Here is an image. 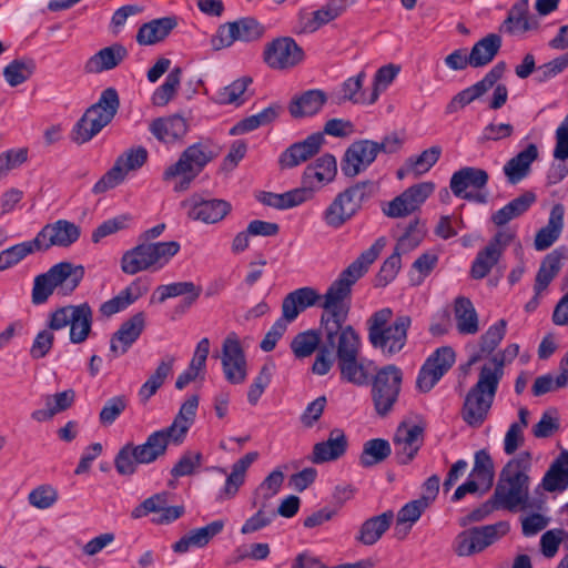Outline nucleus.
Returning <instances> with one entry per match:
<instances>
[{"instance_id":"obj_37","label":"nucleus","mask_w":568,"mask_h":568,"mask_svg":"<svg viewBox=\"0 0 568 568\" xmlns=\"http://www.w3.org/2000/svg\"><path fill=\"white\" fill-rule=\"evenodd\" d=\"M337 364L343 381L356 386H365L368 384L373 369L372 361L361 357L359 355H352L338 359Z\"/></svg>"},{"instance_id":"obj_12","label":"nucleus","mask_w":568,"mask_h":568,"mask_svg":"<svg viewBox=\"0 0 568 568\" xmlns=\"http://www.w3.org/2000/svg\"><path fill=\"white\" fill-rule=\"evenodd\" d=\"M403 382L402 369L387 365L377 371L372 382V402L381 417L389 415L398 402Z\"/></svg>"},{"instance_id":"obj_58","label":"nucleus","mask_w":568,"mask_h":568,"mask_svg":"<svg viewBox=\"0 0 568 568\" xmlns=\"http://www.w3.org/2000/svg\"><path fill=\"white\" fill-rule=\"evenodd\" d=\"M251 82L252 80L250 78L237 79L231 84L220 89L215 93L214 100L220 104L241 105L245 101L244 94Z\"/></svg>"},{"instance_id":"obj_36","label":"nucleus","mask_w":568,"mask_h":568,"mask_svg":"<svg viewBox=\"0 0 568 568\" xmlns=\"http://www.w3.org/2000/svg\"><path fill=\"white\" fill-rule=\"evenodd\" d=\"M564 205L560 203L555 204L550 210L547 225L542 226L535 234L536 251H545L559 240L564 230Z\"/></svg>"},{"instance_id":"obj_57","label":"nucleus","mask_w":568,"mask_h":568,"mask_svg":"<svg viewBox=\"0 0 568 568\" xmlns=\"http://www.w3.org/2000/svg\"><path fill=\"white\" fill-rule=\"evenodd\" d=\"M529 410L527 408L519 409V420L510 424L504 438V452L507 455H513L520 448L525 442L524 430L528 426L527 417Z\"/></svg>"},{"instance_id":"obj_49","label":"nucleus","mask_w":568,"mask_h":568,"mask_svg":"<svg viewBox=\"0 0 568 568\" xmlns=\"http://www.w3.org/2000/svg\"><path fill=\"white\" fill-rule=\"evenodd\" d=\"M326 100L327 97L322 90H308L293 99L290 112L294 118L314 115L322 109Z\"/></svg>"},{"instance_id":"obj_5","label":"nucleus","mask_w":568,"mask_h":568,"mask_svg":"<svg viewBox=\"0 0 568 568\" xmlns=\"http://www.w3.org/2000/svg\"><path fill=\"white\" fill-rule=\"evenodd\" d=\"M83 276V266L60 262L48 272L36 276L32 302L37 305L43 304L54 292L60 296H68L79 286Z\"/></svg>"},{"instance_id":"obj_64","label":"nucleus","mask_w":568,"mask_h":568,"mask_svg":"<svg viewBox=\"0 0 568 568\" xmlns=\"http://www.w3.org/2000/svg\"><path fill=\"white\" fill-rule=\"evenodd\" d=\"M133 221V216L129 213L116 215L102 222L92 233V242L98 243L103 237L112 235L119 231L125 230Z\"/></svg>"},{"instance_id":"obj_41","label":"nucleus","mask_w":568,"mask_h":568,"mask_svg":"<svg viewBox=\"0 0 568 568\" xmlns=\"http://www.w3.org/2000/svg\"><path fill=\"white\" fill-rule=\"evenodd\" d=\"M539 486L548 493H564L568 488V450L551 463Z\"/></svg>"},{"instance_id":"obj_55","label":"nucleus","mask_w":568,"mask_h":568,"mask_svg":"<svg viewBox=\"0 0 568 568\" xmlns=\"http://www.w3.org/2000/svg\"><path fill=\"white\" fill-rule=\"evenodd\" d=\"M392 453L390 444L386 439L374 438L363 446L359 464L363 467H372L384 462Z\"/></svg>"},{"instance_id":"obj_40","label":"nucleus","mask_w":568,"mask_h":568,"mask_svg":"<svg viewBox=\"0 0 568 568\" xmlns=\"http://www.w3.org/2000/svg\"><path fill=\"white\" fill-rule=\"evenodd\" d=\"M223 528L224 523L222 520H214L204 527L191 530L176 541L172 548L175 552L181 554L189 551L190 548H202L206 546L214 536L219 535Z\"/></svg>"},{"instance_id":"obj_19","label":"nucleus","mask_w":568,"mask_h":568,"mask_svg":"<svg viewBox=\"0 0 568 568\" xmlns=\"http://www.w3.org/2000/svg\"><path fill=\"white\" fill-rule=\"evenodd\" d=\"M303 50L288 37L266 43L263 52L264 62L274 70L293 68L303 60Z\"/></svg>"},{"instance_id":"obj_45","label":"nucleus","mask_w":568,"mask_h":568,"mask_svg":"<svg viewBox=\"0 0 568 568\" xmlns=\"http://www.w3.org/2000/svg\"><path fill=\"white\" fill-rule=\"evenodd\" d=\"M454 315L459 334L475 335L479 331L478 314L469 298L464 296L456 298Z\"/></svg>"},{"instance_id":"obj_62","label":"nucleus","mask_w":568,"mask_h":568,"mask_svg":"<svg viewBox=\"0 0 568 568\" xmlns=\"http://www.w3.org/2000/svg\"><path fill=\"white\" fill-rule=\"evenodd\" d=\"M320 345V335L316 331L310 329L298 333L291 342V349L296 358L311 356Z\"/></svg>"},{"instance_id":"obj_28","label":"nucleus","mask_w":568,"mask_h":568,"mask_svg":"<svg viewBox=\"0 0 568 568\" xmlns=\"http://www.w3.org/2000/svg\"><path fill=\"white\" fill-rule=\"evenodd\" d=\"M355 1L356 0H327L320 9L302 18V31L306 33L315 32L321 27L342 16Z\"/></svg>"},{"instance_id":"obj_47","label":"nucleus","mask_w":568,"mask_h":568,"mask_svg":"<svg viewBox=\"0 0 568 568\" xmlns=\"http://www.w3.org/2000/svg\"><path fill=\"white\" fill-rule=\"evenodd\" d=\"M529 29V0H518L511 6L507 18L499 27V31L509 34H520L527 32Z\"/></svg>"},{"instance_id":"obj_17","label":"nucleus","mask_w":568,"mask_h":568,"mask_svg":"<svg viewBox=\"0 0 568 568\" xmlns=\"http://www.w3.org/2000/svg\"><path fill=\"white\" fill-rule=\"evenodd\" d=\"M264 32L263 27L253 18H242L219 27L212 39L214 49L231 47L235 41L250 42L257 40Z\"/></svg>"},{"instance_id":"obj_60","label":"nucleus","mask_w":568,"mask_h":568,"mask_svg":"<svg viewBox=\"0 0 568 568\" xmlns=\"http://www.w3.org/2000/svg\"><path fill=\"white\" fill-rule=\"evenodd\" d=\"M34 68L31 59H16L4 68L3 77L10 87H17L32 75Z\"/></svg>"},{"instance_id":"obj_59","label":"nucleus","mask_w":568,"mask_h":568,"mask_svg":"<svg viewBox=\"0 0 568 568\" xmlns=\"http://www.w3.org/2000/svg\"><path fill=\"white\" fill-rule=\"evenodd\" d=\"M39 252L36 240L21 242L0 252V271L7 270L28 255Z\"/></svg>"},{"instance_id":"obj_4","label":"nucleus","mask_w":568,"mask_h":568,"mask_svg":"<svg viewBox=\"0 0 568 568\" xmlns=\"http://www.w3.org/2000/svg\"><path fill=\"white\" fill-rule=\"evenodd\" d=\"M173 436L165 429L151 433L143 444L128 443L118 452L114 467L122 476H131L136 471L139 464H152L165 455Z\"/></svg>"},{"instance_id":"obj_63","label":"nucleus","mask_w":568,"mask_h":568,"mask_svg":"<svg viewBox=\"0 0 568 568\" xmlns=\"http://www.w3.org/2000/svg\"><path fill=\"white\" fill-rule=\"evenodd\" d=\"M284 481V474L281 469H274L260 484L255 491L254 505L257 503L266 504L267 500L278 494Z\"/></svg>"},{"instance_id":"obj_44","label":"nucleus","mask_w":568,"mask_h":568,"mask_svg":"<svg viewBox=\"0 0 568 568\" xmlns=\"http://www.w3.org/2000/svg\"><path fill=\"white\" fill-rule=\"evenodd\" d=\"M257 199L264 205L277 210H287L311 200L312 191L310 190V187L303 186L281 194L272 192H262Z\"/></svg>"},{"instance_id":"obj_31","label":"nucleus","mask_w":568,"mask_h":568,"mask_svg":"<svg viewBox=\"0 0 568 568\" xmlns=\"http://www.w3.org/2000/svg\"><path fill=\"white\" fill-rule=\"evenodd\" d=\"M395 515L393 510L384 511L379 515L367 518L359 526L355 540L364 546H373L382 539L384 534L390 528Z\"/></svg>"},{"instance_id":"obj_33","label":"nucleus","mask_w":568,"mask_h":568,"mask_svg":"<svg viewBox=\"0 0 568 568\" xmlns=\"http://www.w3.org/2000/svg\"><path fill=\"white\" fill-rule=\"evenodd\" d=\"M347 445L348 443L345 433L339 428H334L329 432L326 440L314 445L312 462L315 464H323L336 460L345 454Z\"/></svg>"},{"instance_id":"obj_16","label":"nucleus","mask_w":568,"mask_h":568,"mask_svg":"<svg viewBox=\"0 0 568 568\" xmlns=\"http://www.w3.org/2000/svg\"><path fill=\"white\" fill-rule=\"evenodd\" d=\"M221 364L225 379L234 385L243 384L247 377V362L241 341L231 332L224 338L221 351Z\"/></svg>"},{"instance_id":"obj_52","label":"nucleus","mask_w":568,"mask_h":568,"mask_svg":"<svg viewBox=\"0 0 568 568\" xmlns=\"http://www.w3.org/2000/svg\"><path fill=\"white\" fill-rule=\"evenodd\" d=\"M174 361L175 359L173 356L164 357L158 365L154 373L151 374L150 377L142 384L138 395L143 404L149 402V399L156 394L159 388L164 384L165 379L172 374Z\"/></svg>"},{"instance_id":"obj_29","label":"nucleus","mask_w":568,"mask_h":568,"mask_svg":"<svg viewBox=\"0 0 568 568\" xmlns=\"http://www.w3.org/2000/svg\"><path fill=\"white\" fill-rule=\"evenodd\" d=\"M337 173V163L332 154L320 156L314 163L306 166L303 173V184L310 187L312 195L325 184L332 182Z\"/></svg>"},{"instance_id":"obj_30","label":"nucleus","mask_w":568,"mask_h":568,"mask_svg":"<svg viewBox=\"0 0 568 568\" xmlns=\"http://www.w3.org/2000/svg\"><path fill=\"white\" fill-rule=\"evenodd\" d=\"M323 142V134L314 133L307 136L304 141L294 143L281 154L280 163L282 168H294L307 161L310 158L318 153Z\"/></svg>"},{"instance_id":"obj_8","label":"nucleus","mask_w":568,"mask_h":568,"mask_svg":"<svg viewBox=\"0 0 568 568\" xmlns=\"http://www.w3.org/2000/svg\"><path fill=\"white\" fill-rule=\"evenodd\" d=\"M374 191L371 182L355 183L339 192L322 212V221L333 230H338L351 221L362 209Z\"/></svg>"},{"instance_id":"obj_9","label":"nucleus","mask_w":568,"mask_h":568,"mask_svg":"<svg viewBox=\"0 0 568 568\" xmlns=\"http://www.w3.org/2000/svg\"><path fill=\"white\" fill-rule=\"evenodd\" d=\"M119 106L116 90L113 88L103 90L98 102L91 105L77 122L73 129L74 141L78 143L90 141L112 121Z\"/></svg>"},{"instance_id":"obj_6","label":"nucleus","mask_w":568,"mask_h":568,"mask_svg":"<svg viewBox=\"0 0 568 568\" xmlns=\"http://www.w3.org/2000/svg\"><path fill=\"white\" fill-rule=\"evenodd\" d=\"M213 158L214 154L207 145L194 143L181 153L176 162L163 171L162 179L164 182L173 183V191H186Z\"/></svg>"},{"instance_id":"obj_11","label":"nucleus","mask_w":568,"mask_h":568,"mask_svg":"<svg viewBox=\"0 0 568 568\" xmlns=\"http://www.w3.org/2000/svg\"><path fill=\"white\" fill-rule=\"evenodd\" d=\"M93 311L88 303L67 305L52 312L48 326L51 329L70 327L69 338L72 344L84 343L92 332Z\"/></svg>"},{"instance_id":"obj_18","label":"nucleus","mask_w":568,"mask_h":568,"mask_svg":"<svg viewBox=\"0 0 568 568\" xmlns=\"http://www.w3.org/2000/svg\"><path fill=\"white\" fill-rule=\"evenodd\" d=\"M456 359L455 352L449 346H442L429 355L417 376L419 390L429 392L450 369Z\"/></svg>"},{"instance_id":"obj_32","label":"nucleus","mask_w":568,"mask_h":568,"mask_svg":"<svg viewBox=\"0 0 568 568\" xmlns=\"http://www.w3.org/2000/svg\"><path fill=\"white\" fill-rule=\"evenodd\" d=\"M322 295L310 286L297 288L288 293L282 303V313L287 320L295 321L296 317L306 308L320 305Z\"/></svg>"},{"instance_id":"obj_38","label":"nucleus","mask_w":568,"mask_h":568,"mask_svg":"<svg viewBox=\"0 0 568 568\" xmlns=\"http://www.w3.org/2000/svg\"><path fill=\"white\" fill-rule=\"evenodd\" d=\"M199 407V397L190 396L180 407V410L172 424L164 427L173 436V445H181L193 425Z\"/></svg>"},{"instance_id":"obj_46","label":"nucleus","mask_w":568,"mask_h":568,"mask_svg":"<svg viewBox=\"0 0 568 568\" xmlns=\"http://www.w3.org/2000/svg\"><path fill=\"white\" fill-rule=\"evenodd\" d=\"M501 37L497 33H489L477 41L470 52V67L481 68L490 63L501 48Z\"/></svg>"},{"instance_id":"obj_21","label":"nucleus","mask_w":568,"mask_h":568,"mask_svg":"<svg viewBox=\"0 0 568 568\" xmlns=\"http://www.w3.org/2000/svg\"><path fill=\"white\" fill-rule=\"evenodd\" d=\"M181 205L187 210V216L205 224H214L222 221L231 211V204L221 199H206L200 194H193L184 200Z\"/></svg>"},{"instance_id":"obj_34","label":"nucleus","mask_w":568,"mask_h":568,"mask_svg":"<svg viewBox=\"0 0 568 568\" xmlns=\"http://www.w3.org/2000/svg\"><path fill=\"white\" fill-rule=\"evenodd\" d=\"M149 130L152 135L164 144L181 140L187 132L186 121L180 115L163 116L153 120Z\"/></svg>"},{"instance_id":"obj_24","label":"nucleus","mask_w":568,"mask_h":568,"mask_svg":"<svg viewBox=\"0 0 568 568\" xmlns=\"http://www.w3.org/2000/svg\"><path fill=\"white\" fill-rule=\"evenodd\" d=\"M422 426L412 423H402L394 435L395 455L400 464H408L414 459L423 445Z\"/></svg>"},{"instance_id":"obj_3","label":"nucleus","mask_w":568,"mask_h":568,"mask_svg":"<svg viewBox=\"0 0 568 568\" xmlns=\"http://www.w3.org/2000/svg\"><path fill=\"white\" fill-rule=\"evenodd\" d=\"M393 311L388 307L375 312L368 320V341L383 354L392 356L399 353L407 342V331L412 318L398 315L389 325Z\"/></svg>"},{"instance_id":"obj_42","label":"nucleus","mask_w":568,"mask_h":568,"mask_svg":"<svg viewBox=\"0 0 568 568\" xmlns=\"http://www.w3.org/2000/svg\"><path fill=\"white\" fill-rule=\"evenodd\" d=\"M126 49L121 44H113L98 51L84 64L87 73H101L118 67L126 57Z\"/></svg>"},{"instance_id":"obj_20","label":"nucleus","mask_w":568,"mask_h":568,"mask_svg":"<svg viewBox=\"0 0 568 568\" xmlns=\"http://www.w3.org/2000/svg\"><path fill=\"white\" fill-rule=\"evenodd\" d=\"M434 189L435 185L432 182L415 184L388 202L383 212L385 215L394 219L407 216L420 207L434 192Z\"/></svg>"},{"instance_id":"obj_10","label":"nucleus","mask_w":568,"mask_h":568,"mask_svg":"<svg viewBox=\"0 0 568 568\" xmlns=\"http://www.w3.org/2000/svg\"><path fill=\"white\" fill-rule=\"evenodd\" d=\"M497 377L488 371H480L477 383L467 393L462 417L470 427H479L486 420L497 388Z\"/></svg>"},{"instance_id":"obj_51","label":"nucleus","mask_w":568,"mask_h":568,"mask_svg":"<svg viewBox=\"0 0 568 568\" xmlns=\"http://www.w3.org/2000/svg\"><path fill=\"white\" fill-rule=\"evenodd\" d=\"M75 393L73 389H67L44 398L45 408L36 409L31 417L37 422H45L54 415L68 409L74 402Z\"/></svg>"},{"instance_id":"obj_61","label":"nucleus","mask_w":568,"mask_h":568,"mask_svg":"<svg viewBox=\"0 0 568 568\" xmlns=\"http://www.w3.org/2000/svg\"><path fill=\"white\" fill-rule=\"evenodd\" d=\"M442 154L440 146H432L425 151H423L416 158H409L406 161V173H412L415 176L422 175L428 172L439 160Z\"/></svg>"},{"instance_id":"obj_56","label":"nucleus","mask_w":568,"mask_h":568,"mask_svg":"<svg viewBox=\"0 0 568 568\" xmlns=\"http://www.w3.org/2000/svg\"><path fill=\"white\" fill-rule=\"evenodd\" d=\"M182 79V69L173 68L166 75L164 82L155 89L152 94V103L156 106L166 105L178 92Z\"/></svg>"},{"instance_id":"obj_23","label":"nucleus","mask_w":568,"mask_h":568,"mask_svg":"<svg viewBox=\"0 0 568 568\" xmlns=\"http://www.w3.org/2000/svg\"><path fill=\"white\" fill-rule=\"evenodd\" d=\"M377 142L372 140H359L353 142L344 154L342 172L353 178L365 171L377 158Z\"/></svg>"},{"instance_id":"obj_22","label":"nucleus","mask_w":568,"mask_h":568,"mask_svg":"<svg viewBox=\"0 0 568 568\" xmlns=\"http://www.w3.org/2000/svg\"><path fill=\"white\" fill-rule=\"evenodd\" d=\"M79 227L67 220L47 224L36 235L38 251L45 252L52 246L67 247L78 241Z\"/></svg>"},{"instance_id":"obj_48","label":"nucleus","mask_w":568,"mask_h":568,"mask_svg":"<svg viewBox=\"0 0 568 568\" xmlns=\"http://www.w3.org/2000/svg\"><path fill=\"white\" fill-rule=\"evenodd\" d=\"M507 323L505 320H499L481 335L479 341V349L469 356L468 364L474 365L484 357L493 356L494 351L503 341L506 334Z\"/></svg>"},{"instance_id":"obj_50","label":"nucleus","mask_w":568,"mask_h":568,"mask_svg":"<svg viewBox=\"0 0 568 568\" xmlns=\"http://www.w3.org/2000/svg\"><path fill=\"white\" fill-rule=\"evenodd\" d=\"M532 164V143H528L517 155L508 160L503 172L509 184H517L528 176Z\"/></svg>"},{"instance_id":"obj_54","label":"nucleus","mask_w":568,"mask_h":568,"mask_svg":"<svg viewBox=\"0 0 568 568\" xmlns=\"http://www.w3.org/2000/svg\"><path fill=\"white\" fill-rule=\"evenodd\" d=\"M201 291V287L196 286L193 282H175L160 285L156 288L159 303H163L168 298L184 296V302L187 306L192 305L199 298Z\"/></svg>"},{"instance_id":"obj_2","label":"nucleus","mask_w":568,"mask_h":568,"mask_svg":"<svg viewBox=\"0 0 568 568\" xmlns=\"http://www.w3.org/2000/svg\"><path fill=\"white\" fill-rule=\"evenodd\" d=\"M384 247V239H378L369 248L352 262L328 286L322 296L320 306L323 308L321 323L347 321L351 310L352 287L368 271Z\"/></svg>"},{"instance_id":"obj_7","label":"nucleus","mask_w":568,"mask_h":568,"mask_svg":"<svg viewBox=\"0 0 568 568\" xmlns=\"http://www.w3.org/2000/svg\"><path fill=\"white\" fill-rule=\"evenodd\" d=\"M176 241L144 243L126 251L121 258L123 273L134 275L146 270H160L180 251Z\"/></svg>"},{"instance_id":"obj_53","label":"nucleus","mask_w":568,"mask_h":568,"mask_svg":"<svg viewBox=\"0 0 568 568\" xmlns=\"http://www.w3.org/2000/svg\"><path fill=\"white\" fill-rule=\"evenodd\" d=\"M567 257V248L557 247L548 253L541 261L536 276L538 290H545L561 268L562 261Z\"/></svg>"},{"instance_id":"obj_39","label":"nucleus","mask_w":568,"mask_h":568,"mask_svg":"<svg viewBox=\"0 0 568 568\" xmlns=\"http://www.w3.org/2000/svg\"><path fill=\"white\" fill-rule=\"evenodd\" d=\"M257 458V452H250L232 465L231 473L226 477L224 487L219 493V500H226L236 496L240 487L245 481L247 469Z\"/></svg>"},{"instance_id":"obj_26","label":"nucleus","mask_w":568,"mask_h":568,"mask_svg":"<svg viewBox=\"0 0 568 568\" xmlns=\"http://www.w3.org/2000/svg\"><path fill=\"white\" fill-rule=\"evenodd\" d=\"M508 242L509 236L503 232H498L494 239L477 253L470 268L471 277L475 280L484 278L498 263Z\"/></svg>"},{"instance_id":"obj_27","label":"nucleus","mask_w":568,"mask_h":568,"mask_svg":"<svg viewBox=\"0 0 568 568\" xmlns=\"http://www.w3.org/2000/svg\"><path fill=\"white\" fill-rule=\"evenodd\" d=\"M145 327V315L143 312L135 313L123 322L120 328L113 334L110 343V351L114 356L122 355L140 337Z\"/></svg>"},{"instance_id":"obj_35","label":"nucleus","mask_w":568,"mask_h":568,"mask_svg":"<svg viewBox=\"0 0 568 568\" xmlns=\"http://www.w3.org/2000/svg\"><path fill=\"white\" fill-rule=\"evenodd\" d=\"M149 290V283L136 278L128 287L121 291L115 297L104 302L100 306L102 315L110 317L130 306Z\"/></svg>"},{"instance_id":"obj_43","label":"nucleus","mask_w":568,"mask_h":568,"mask_svg":"<svg viewBox=\"0 0 568 568\" xmlns=\"http://www.w3.org/2000/svg\"><path fill=\"white\" fill-rule=\"evenodd\" d=\"M176 24V19L173 17L153 19L150 22L143 23L136 33V42L140 45L156 44L163 41Z\"/></svg>"},{"instance_id":"obj_25","label":"nucleus","mask_w":568,"mask_h":568,"mask_svg":"<svg viewBox=\"0 0 568 568\" xmlns=\"http://www.w3.org/2000/svg\"><path fill=\"white\" fill-rule=\"evenodd\" d=\"M505 70V62H498L495 64L480 81L457 93L448 103L447 112L454 113L480 98L495 85V83L503 77Z\"/></svg>"},{"instance_id":"obj_15","label":"nucleus","mask_w":568,"mask_h":568,"mask_svg":"<svg viewBox=\"0 0 568 568\" xmlns=\"http://www.w3.org/2000/svg\"><path fill=\"white\" fill-rule=\"evenodd\" d=\"M321 332L327 346L336 349L337 361L359 355L361 336L346 321H334L332 326L329 322L321 323Z\"/></svg>"},{"instance_id":"obj_14","label":"nucleus","mask_w":568,"mask_h":568,"mask_svg":"<svg viewBox=\"0 0 568 568\" xmlns=\"http://www.w3.org/2000/svg\"><path fill=\"white\" fill-rule=\"evenodd\" d=\"M488 179L485 170L464 166L453 173L449 187L456 197L484 204L487 202V194L480 190L487 185Z\"/></svg>"},{"instance_id":"obj_1","label":"nucleus","mask_w":568,"mask_h":568,"mask_svg":"<svg viewBox=\"0 0 568 568\" xmlns=\"http://www.w3.org/2000/svg\"><path fill=\"white\" fill-rule=\"evenodd\" d=\"M531 465L532 458L529 452H523L510 459L503 469L501 484L496 488L495 498L460 518L459 525L465 527L471 523L481 521L499 506L510 510L524 509L528 500Z\"/></svg>"},{"instance_id":"obj_13","label":"nucleus","mask_w":568,"mask_h":568,"mask_svg":"<svg viewBox=\"0 0 568 568\" xmlns=\"http://www.w3.org/2000/svg\"><path fill=\"white\" fill-rule=\"evenodd\" d=\"M509 531V524L498 521L493 525L474 527L459 532L454 541V550L459 557L481 552Z\"/></svg>"}]
</instances>
